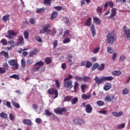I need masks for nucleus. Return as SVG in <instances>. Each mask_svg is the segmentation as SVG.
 <instances>
[{
  "instance_id": "nucleus-1",
  "label": "nucleus",
  "mask_w": 130,
  "mask_h": 130,
  "mask_svg": "<svg viewBox=\"0 0 130 130\" xmlns=\"http://www.w3.org/2000/svg\"><path fill=\"white\" fill-rule=\"evenodd\" d=\"M114 79V78L112 76H103L101 78L95 76L94 79L95 84H97L98 85H100L101 84H102V83L106 82V81H112V80Z\"/></svg>"
},
{
  "instance_id": "nucleus-2",
  "label": "nucleus",
  "mask_w": 130,
  "mask_h": 130,
  "mask_svg": "<svg viewBox=\"0 0 130 130\" xmlns=\"http://www.w3.org/2000/svg\"><path fill=\"white\" fill-rule=\"evenodd\" d=\"M116 37L113 34H108L107 36V43L108 44H112L115 41Z\"/></svg>"
},
{
  "instance_id": "nucleus-3",
  "label": "nucleus",
  "mask_w": 130,
  "mask_h": 130,
  "mask_svg": "<svg viewBox=\"0 0 130 130\" xmlns=\"http://www.w3.org/2000/svg\"><path fill=\"white\" fill-rule=\"evenodd\" d=\"M8 63L9 66L12 67V69L13 70H18L19 65L18 64V62H17L16 59H10L8 61Z\"/></svg>"
},
{
  "instance_id": "nucleus-4",
  "label": "nucleus",
  "mask_w": 130,
  "mask_h": 130,
  "mask_svg": "<svg viewBox=\"0 0 130 130\" xmlns=\"http://www.w3.org/2000/svg\"><path fill=\"white\" fill-rule=\"evenodd\" d=\"M63 87L67 88L68 90H71L74 85H73V81L72 80H64Z\"/></svg>"
},
{
  "instance_id": "nucleus-5",
  "label": "nucleus",
  "mask_w": 130,
  "mask_h": 130,
  "mask_svg": "<svg viewBox=\"0 0 130 130\" xmlns=\"http://www.w3.org/2000/svg\"><path fill=\"white\" fill-rule=\"evenodd\" d=\"M48 94L49 95H53L54 94L55 96L53 98V99H55V98H57L58 97V91L57 89L54 88H50L48 90Z\"/></svg>"
},
{
  "instance_id": "nucleus-6",
  "label": "nucleus",
  "mask_w": 130,
  "mask_h": 130,
  "mask_svg": "<svg viewBox=\"0 0 130 130\" xmlns=\"http://www.w3.org/2000/svg\"><path fill=\"white\" fill-rule=\"evenodd\" d=\"M116 11H117L116 8H113L112 9L109 19H111L112 21H115V18H114V17H115V15H116Z\"/></svg>"
},
{
  "instance_id": "nucleus-7",
  "label": "nucleus",
  "mask_w": 130,
  "mask_h": 130,
  "mask_svg": "<svg viewBox=\"0 0 130 130\" xmlns=\"http://www.w3.org/2000/svg\"><path fill=\"white\" fill-rule=\"evenodd\" d=\"M73 123L76 125H81L85 123V121L83 119L76 118L73 120Z\"/></svg>"
},
{
  "instance_id": "nucleus-8",
  "label": "nucleus",
  "mask_w": 130,
  "mask_h": 130,
  "mask_svg": "<svg viewBox=\"0 0 130 130\" xmlns=\"http://www.w3.org/2000/svg\"><path fill=\"white\" fill-rule=\"evenodd\" d=\"M122 30L123 32H124L125 34L126 35V36L128 39H129L130 38V29H127V27L125 25H124L123 27Z\"/></svg>"
},
{
  "instance_id": "nucleus-9",
  "label": "nucleus",
  "mask_w": 130,
  "mask_h": 130,
  "mask_svg": "<svg viewBox=\"0 0 130 130\" xmlns=\"http://www.w3.org/2000/svg\"><path fill=\"white\" fill-rule=\"evenodd\" d=\"M85 111L87 113H91L92 111H93V108L92 106L90 105V104L86 105L85 106Z\"/></svg>"
},
{
  "instance_id": "nucleus-10",
  "label": "nucleus",
  "mask_w": 130,
  "mask_h": 130,
  "mask_svg": "<svg viewBox=\"0 0 130 130\" xmlns=\"http://www.w3.org/2000/svg\"><path fill=\"white\" fill-rule=\"evenodd\" d=\"M16 45L18 46L24 45V38H23V36H20L19 37L18 41L16 43Z\"/></svg>"
},
{
  "instance_id": "nucleus-11",
  "label": "nucleus",
  "mask_w": 130,
  "mask_h": 130,
  "mask_svg": "<svg viewBox=\"0 0 130 130\" xmlns=\"http://www.w3.org/2000/svg\"><path fill=\"white\" fill-rule=\"evenodd\" d=\"M54 112L57 114H62V112H66V109L57 108L54 110Z\"/></svg>"
},
{
  "instance_id": "nucleus-12",
  "label": "nucleus",
  "mask_w": 130,
  "mask_h": 130,
  "mask_svg": "<svg viewBox=\"0 0 130 130\" xmlns=\"http://www.w3.org/2000/svg\"><path fill=\"white\" fill-rule=\"evenodd\" d=\"M38 53V50L37 49H33L30 52H29V55L30 57H32V56H34V55H36Z\"/></svg>"
},
{
  "instance_id": "nucleus-13",
  "label": "nucleus",
  "mask_w": 130,
  "mask_h": 130,
  "mask_svg": "<svg viewBox=\"0 0 130 130\" xmlns=\"http://www.w3.org/2000/svg\"><path fill=\"white\" fill-rule=\"evenodd\" d=\"M111 89V84L110 83H106L104 86V90L105 91H108V90H110Z\"/></svg>"
},
{
  "instance_id": "nucleus-14",
  "label": "nucleus",
  "mask_w": 130,
  "mask_h": 130,
  "mask_svg": "<svg viewBox=\"0 0 130 130\" xmlns=\"http://www.w3.org/2000/svg\"><path fill=\"white\" fill-rule=\"evenodd\" d=\"M114 99L115 100L116 98L113 96V95H107L105 98L106 101H108V102H111Z\"/></svg>"
},
{
  "instance_id": "nucleus-15",
  "label": "nucleus",
  "mask_w": 130,
  "mask_h": 130,
  "mask_svg": "<svg viewBox=\"0 0 130 130\" xmlns=\"http://www.w3.org/2000/svg\"><path fill=\"white\" fill-rule=\"evenodd\" d=\"M92 24V18L91 17H89L87 20L85 22V26H87L88 27H90Z\"/></svg>"
},
{
  "instance_id": "nucleus-16",
  "label": "nucleus",
  "mask_w": 130,
  "mask_h": 130,
  "mask_svg": "<svg viewBox=\"0 0 130 130\" xmlns=\"http://www.w3.org/2000/svg\"><path fill=\"white\" fill-rule=\"evenodd\" d=\"M74 98V96H71V95H67L66 96L64 99H63V102H70L72 99Z\"/></svg>"
},
{
  "instance_id": "nucleus-17",
  "label": "nucleus",
  "mask_w": 130,
  "mask_h": 130,
  "mask_svg": "<svg viewBox=\"0 0 130 130\" xmlns=\"http://www.w3.org/2000/svg\"><path fill=\"white\" fill-rule=\"evenodd\" d=\"M22 122L23 124H26V125H32V122L29 119H24Z\"/></svg>"
},
{
  "instance_id": "nucleus-18",
  "label": "nucleus",
  "mask_w": 130,
  "mask_h": 130,
  "mask_svg": "<svg viewBox=\"0 0 130 130\" xmlns=\"http://www.w3.org/2000/svg\"><path fill=\"white\" fill-rule=\"evenodd\" d=\"M57 15H58V13L56 11H54L52 13L50 17V20H53L55 18L57 17Z\"/></svg>"
},
{
  "instance_id": "nucleus-19",
  "label": "nucleus",
  "mask_w": 130,
  "mask_h": 130,
  "mask_svg": "<svg viewBox=\"0 0 130 130\" xmlns=\"http://www.w3.org/2000/svg\"><path fill=\"white\" fill-rule=\"evenodd\" d=\"M81 98L83 100H87V99H90V98H91V94H89L88 95H86V94H83L81 95Z\"/></svg>"
},
{
  "instance_id": "nucleus-20",
  "label": "nucleus",
  "mask_w": 130,
  "mask_h": 130,
  "mask_svg": "<svg viewBox=\"0 0 130 130\" xmlns=\"http://www.w3.org/2000/svg\"><path fill=\"white\" fill-rule=\"evenodd\" d=\"M91 34L94 37L96 35V30H95V25L94 24H92L91 26Z\"/></svg>"
},
{
  "instance_id": "nucleus-21",
  "label": "nucleus",
  "mask_w": 130,
  "mask_h": 130,
  "mask_svg": "<svg viewBox=\"0 0 130 130\" xmlns=\"http://www.w3.org/2000/svg\"><path fill=\"white\" fill-rule=\"evenodd\" d=\"M50 27V25L49 24H45L43 27V28L45 31V32H47V33H49L50 32V30L48 29V28Z\"/></svg>"
},
{
  "instance_id": "nucleus-22",
  "label": "nucleus",
  "mask_w": 130,
  "mask_h": 130,
  "mask_svg": "<svg viewBox=\"0 0 130 130\" xmlns=\"http://www.w3.org/2000/svg\"><path fill=\"white\" fill-rule=\"evenodd\" d=\"M93 21L94 23L97 24V25H100V24H101V20L97 17H94Z\"/></svg>"
},
{
  "instance_id": "nucleus-23",
  "label": "nucleus",
  "mask_w": 130,
  "mask_h": 130,
  "mask_svg": "<svg viewBox=\"0 0 130 130\" xmlns=\"http://www.w3.org/2000/svg\"><path fill=\"white\" fill-rule=\"evenodd\" d=\"M71 100V104H72V105H75V104H76L77 102L79 101V98H78L77 96H76L74 98H73Z\"/></svg>"
},
{
  "instance_id": "nucleus-24",
  "label": "nucleus",
  "mask_w": 130,
  "mask_h": 130,
  "mask_svg": "<svg viewBox=\"0 0 130 130\" xmlns=\"http://www.w3.org/2000/svg\"><path fill=\"white\" fill-rule=\"evenodd\" d=\"M4 55L5 58H9V53L5 51H2L0 53V55Z\"/></svg>"
},
{
  "instance_id": "nucleus-25",
  "label": "nucleus",
  "mask_w": 130,
  "mask_h": 130,
  "mask_svg": "<svg viewBox=\"0 0 130 130\" xmlns=\"http://www.w3.org/2000/svg\"><path fill=\"white\" fill-rule=\"evenodd\" d=\"M44 4L47 7L51 6V0H44Z\"/></svg>"
},
{
  "instance_id": "nucleus-26",
  "label": "nucleus",
  "mask_w": 130,
  "mask_h": 130,
  "mask_svg": "<svg viewBox=\"0 0 130 130\" xmlns=\"http://www.w3.org/2000/svg\"><path fill=\"white\" fill-rule=\"evenodd\" d=\"M51 61H52V60L49 57H47L45 59V62L46 63V64H49V63H51Z\"/></svg>"
},
{
  "instance_id": "nucleus-27",
  "label": "nucleus",
  "mask_w": 130,
  "mask_h": 130,
  "mask_svg": "<svg viewBox=\"0 0 130 130\" xmlns=\"http://www.w3.org/2000/svg\"><path fill=\"white\" fill-rule=\"evenodd\" d=\"M11 103L12 104V105H13V106H14V107H16V108H20V107H21L20 106V104H19V103H16V102L12 101L11 102Z\"/></svg>"
},
{
  "instance_id": "nucleus-28",
  "label": "nucleus",
  "mask_w": 130,
  "mask_h": 130,
  "mask_svg": "<svg viewBox=\"0 0 130 130\" xmlns=\"http://www.w3.org/2000/svg\"><path fill=\"white\" fill-rule=\"evenodd\" d=\"M112 74L113 76H120V75H121V72L119 71H115L112 72Z\"/></svg>"
},
{
  "instance_id": "nucleus-29",
  "label": "nucleus",
  "mask_w": 130,
  "mask_h": 130,
  "mask_svg": "<svg viewBox=\"0 0 130 130\" xmlns=\"http://www.w3.org/2000/svg\"><path fill=\"white\" fill-rule=\"evenodd\" d=\"M10 17V15H6L3 17L2 18V21L4 22V23H6L8 20H9V18Z\"/></svg>"
},
{
  "instance_id": "nucleus-30",
  "label": "nucleus",
  "mask_w": 130,
  "mask_h": 130,
  "mask_svg": "<svg viewBox=\"0 0 130 130\" xmlns=\"http://www.w3.org/2000/svg\"><path fill=\"white\" fill-rule=\"evenodd\" d=\"M0 116L2 118L6 119V118H8V114L5 112H2L0 114Z\"/></svg>"
},
{
  "instance_id": "nucleus-31",
  "label": "nucleus",
  "mask_w": 130,
  "mask_h": 130,
  "mask_svg": "<svg viewBox=\"0 0 130 130\" xmlns=\"http://www.w3.org/2000/svg\"><path fill=\"white\" fill-rule=\"evenodd\" d=\"M9 78L15 79V80H20V76L17 74H14L12 76H10Z\"/></svg>"
},
{
  "instance_id": "nucleus-32",
  "label": "nucleus",
  "mask_w": 130,
  "mask_h": 130,
  "mask_svg": "<svg viewBox=\"0 0 130 130\" xmlns=\"http://www.w3.org/2000/svg\"><path fill=\"white\" fill-rule=\"evenodd\" d=\"M8 33L9 35H12L13 37L16 36V35H17V32H14V30H9L8 31Z\"/></svg>"
},
{
  "instance_id": "nucleus-33",
  "label": "nucleus",
  "mask_w": 130,
  "mask_h": 130,
  "mask_svg": "<svg viewBox=\"0 0 130 130\" xmlns=\"http://www.w3.org/2000/svg\"><path fill=\"white\" fill-rule=\"evenodd\" d=\"M21 65L22 69H25L26 67V61H25V59H22L21 60Z\"/></svg>"
},
{
  "instance_id": "nucleus-34",
  "label": "nucleus",
  "mask_w": 130,
  "mask_h": 130,
  "mask_svg": "<svg viewBox=\"0 0 130 130\" xmlns=\"http://www.w3.org/2000/svg\"><path fill=\"white\" fill-rule=\"evenodd\" d=\"M104 68H105V64L102 63L99 66L98 70L99 71H103V70H104Z\"/></svg>"
},
{
  "instance_id": "nucleus-35",
  "label": "nucleus",
  "mask_w": 130,
  "mask_h": 130,
  "mask_svg": "<svg viewBox=\"0 0 130 130\" xmlns=\"http://www.w3.org/2000/svg\"><path fill=\"white\" fill-rule=\"evenodd\" d=\"M45 12V9H44V8L37 9V13H38L39 14L44 13Z\"/></svg>"
},
{
  "instance_id": "nucleus-36",
  "label": "nucleus",
  "mask_w": 130,
  "mask_h": 130,
  "mask_svg": "<svg viewBox=\"0 0 130 130\" xmlns=\"http://www.w3.org/2000/svg\"><path fill=\"white\" fill-rule=\"evenodd\" d=\"M71 42V39L69 37L66 38L63 41V43L64 44H67V43H69Z\"/></svg>"
},
{
  "instance_id": "nucleus-37",
  "label": "nucleus",
  "mask_w": 130,
  "mask_h": 130,
  "mask_svg": "<svg viewBox=\"0 0 130 130\" xmlns=\"http://www.w3.org/2000/svg\"><path fill=\"white\" fill-rule=\"evenodd\" d=\"M24 37L25 39H28L29 38V32L27 30H25L23 32Z\"/></svg>"
},
{
  "instance_id": "nucleus-38",
  "label": "nucleus",
  "mask_w": 130,
  "mask_h": 130,
  "mask_svg": "<svg viewBox=\"0 0 130 130\" xmlns=\"http://www.w3.org/2000/svg\"><path fill=\"white\" fill-rule=\"evenodd\" d=\"M82 81H83L85 83H87V82H89L90 81V77L88 76H84L82 78Z\"/></svg>"
},
{
  "instance_id": "nucleus-39",
  "label": "nucleus",
  "mask_w": 130,
  "mask_h": 130,
  "mask_svg": "<svg viewBox=\"0 0 130 130\" xmlns=\"http://www.w3.org/2000/svg\"><path fill=\"white\" fill-rule=\"evenodd\" d=\"M99 50H100V46H99L98 48H94L92 52L93 53L95 54L96 53H98V52H99Z\"/></svg>"
},
{
  "instance_id": "nucleus-40",
  "label": "nucleus",
  "mask_w": 130,
  "mask_h": 130,
  "mask_svg": "<svg viewBox=\"0 0 130 130\" xmlns=\"http://www.w3.org/2000/svg\"><path fill=\"white\" fill-rule=\"evenodd\" d=\"M129 93V90L127 88H124V89L122 90V93L124 94H128Z\"/></svg>"
},
{
  "instance_id": "nucleus-41",
  "label": "nucleus",
  "mask_w": 130,
  "mask_h": 130,
  "mask_svg": "<svg viewBox=\"0 0 130 130\" xmlns=\"http://www.w3.org/2000/svg\"><path fill=\"white\" fill-rule=\"evenodd\" d=\"M35 40H36V41H38L40 43L42 42V39L38 36L35 37Z\"/></svg>"
},
{
  "instance_id": "nucleus-42",
  "label": "nucleus",
  "mask_w": 130,
  "mask_h": 130,
  "mask_svg": "<svg viewBox=\"0 0 130 130\" xmlns=\"http://www.w3.org/2000/svg\"><path fill=\"white\" fill-rule=\"evenodd\" d=\"M96 104L99 106H103V105H104L105 104H104V102L102 101H98L96 102Z\"/></svg>"
},
{
  "instance_id": "nucleus-43",
  "label": "nucleus",
  "mask_w": 130,
  "mask_h": 130,
  "mask_svg": "<svg viewBox=\"0 0 130 130\" xmlns=\"http://www.w3.org/2000/svg\"><path fill=\"white\" fill-rule=\"evenodd\" d=\"M44 64V62L42 61H40L37 63H36L35 65L36 66H38V67H41Z\"/></svg>"
},
{
  "instance_id": "nucleus-44",
  "label": "nucleus",
  "mask_w": 130,
  "mask_h": 130,
  "mask_svg": "<svg viewBox=\"0 0 130 130\" xmlns=\"http://www.w3.org/2000/svg\"><path fill=\"white\" fill-rule=\"evenodd\" d=\"M92 66V62L87 61L86 62V64H85V67L86 68H87V69H89V68H90L91 66Z\"/></svg>"
},
{
  "instance_id": "nucleus-45",
  "label": "nucleus",
  "mask_w": 130,
  "mask_h": 130,
  "mask_svg": "<svg viewBox=\"0 0 130 130\" xmlns=\"http://www.w3.org/2000/svg\"><path fill=\"white\" fill-rule=\"evenodd\" d=\"M33 62H34V60H33V59H28L26 61V63L27 64H32Z\"/></svg>"
},
{
  "instance_id": "nucleus-46",
  "label": "nucleus",
  "mask_w": 130,
  "mask_h": 130,
  "mask_svg": "<svg viewBox=\"0 0 130 130\" xmlns=\"http://www.w3.org/2000/svg\"><path fill=\"white\" fill-rule=\"evenodd\" d=\"M45 113L46 115H48L49 116H51L52 115V113H50V112H49V110H48V109H46L45 111Z\"/></svg>"
},
{
  "instance_id": "nucleus-47",
  "label": "nucleus",
  "mask_w": 130,
  "mask_h": 130,
  "mask_svg": "<svg viewBox=\"0 0 130 130\" xmlns=\"http://www.w3.org/2000/svg\"><path fill=\"white\" fill-rule=\"evenodd\" d=\"M1 43H3V45H7L8 44V42L6 39H3L1 41Z\"/></svg>"
},
{
  "instance_id": "nucleus-48",
  "label": "nucleus",
  "mask_w": 130,
  "mask_h": 130,
  "mask_svg": "<svg viewBox=\"0 0 130 130\" xmlns=\"http://www.w3.org/2000/svg\"><path fill=\"white\" fill-rule=\"evenodd\" d=\"M107 51L108 52H109V53H113V49H112V48L110 47H107Z\"/></svg>"
},
{
  "instance_id": "nucleus-49",
  "label": "nucleus",
  "mask_w": 130,
  "mask_h": 130,
  "mask_svg": "<svg viewBox=\"0 0 130 130\" xmlns=\"http://www.w3.org/2000/svg\"><path fill=\"white\" fill-rule=\"evenodd\" d=\"M78 85H79L78 82H77V81L75 82L74 89L75 91H77V88H78Z\"/></svg>"
},
{
  "instance_id": "nucleus-50",
  "label": "nucleus",
  "mask_w": 130,
  "mask_h": 130,
  "mask_svg": "<svg viewBox=\"0 0 130 130\" xmlns=\"http://www.w3.org/2000/svg\"><path fill=\"white\" fill-rule=\"evenodd\" d=\"M55 83L56 84V86L58 89H59L60 88V84L59 83V82H58V80H56L55 81Z\"/></svg>"
},
{
  "instance_id": "nucleus-51",
  "label": "nucleus",
  "mask_w": 130,
  "mask_h": 130,
  "mask_svg": "<svg viewBox=\"0 0 130 130\" xmlns=\"http://www.w3.org/2000/svg\"><path fill=\"white\" fill-rule=\"evenodd\" d=\"M58 44V43L57 40H55L54 42L53 43V48H56V47H57Z\"/></svg>"
},
{
  "instance_id": "nucleus-52",
  "label": "nucleus",
  "mask_w": 130,
  "mask_h": 130,
  "mask_svg": "<svg viewBox=\"0 0 130 130\" xmlns=\"http://www.w3.org/2000/svg\"><path fill=\"white\" fill-rule=\"evenodd\" d=\"M124 126H125V124L122 123V124L118 125V128H119V129H121V128H123V127H124Z\"/></svg>"
},
{
  "instance_id": "nucleus-53",
  "label": "nucleus",
  "mask_w": 130,
  "mask_h": 130,
  "mask_svg": "<svg viewBox=\"0 0 130 130\" xmlns=\"http://www.w3.org/2000/svg\"><path fill=\"white\" fill-rule=\"evenodd\" d=\"M74 79L76 80V81H83V78L78 76H75Z\"/></svg>"
},
{
  "instance_id": "nucleus-54",
  "label": "nucleus",
  "mask_w": 130,
  "mask_h": 130,
  "mask_svg": "<svg viewBox=\"0 0 130 130\" xmlns=\"http://www.w3.org/2000/svg\"><path fill=\"white\" fill-rule=\"evenodd\" d=\"M41 121H42V120L40 118H37L36 119V123H38V124H40V123H41Z\"/></svg>"
},
{
  "instance_id": "nucleus-55",
  "label": "nucleus",
  "mask_w": 130,
  "mask_h": 130,
  "mask_svg": "<svg viewBox=\"0 0 130 130\" xmlns=\"http://www.w3.org/2000/svg\"><path fill=\"white\" fill-rule=\"evenodd\" d=\"M119 60L120 61H122V62L124 61V60H125V56L123 55L121 56L120 57Z\"/></svg>"
},
{
  "instance_id": "nucleus-56",
  "label": "nucleus",
  "mask_w": 130,
  "mask_h": 130,
  "mask_svg": "<svg viewBox=\"0 0 130 130\" xmlns=\"http://www.w3.org/2000/svg\"><path fill=\"white\" fill-rule=\"evenodd\" d=\"M54 9H55V10H56L57 11H61V9H62V7L60 6H56L54 7Z\"/></svg>"
},
{
  "instance_id": "nucleus-57",
  "label": "nucleus",
  "mask_w": 130,
  "mask_h": 130,
  "mask_svg": "<svg viewBox=\"0 0 130 130\" xmlns=\"http://www.w3.org/2000/svg\"><path fill=\"white\" fill-rule=\"evenodd\" d=\"M72 79H73V76H72V75H70L68 78H65L64 79V81H66V80L71 81V80H72Z\"/></svg>"
},
{
  "instance_id": "nucleus-58",
  "label": "nucleus",
  "mask_w": 130,
  "mask_h": 130,
  "mask_svg": "<svg viewBox=\"0 0 130 130\" xmlns=\"http://www.w3.org/2000/svg\"><path fill=\"white\" fill-rule=\"evenodd\" d=\"M96 12L98 14H101V12H102V8L98 7L96 9Z\"/></svg>"
},
{
  "instance_id": "nucleus-59",
  "label": "nucleus",
  "mask_w": 130,
  "mask_h": 130,
  "mask_svg": "<svg viewBox=\"0 0 130 130\" xmlns=\"http://www.w3.org/2000/svg\"><path fill=\"white\" fill-rule=\"evenodd\" d=\"M9 117H10V120H14V119H15V117L14 116V115H13V114L11 113L9 115Z\"/></svg>"
},
{
  "instance_id": "nucleus-60",
  "label": "nucleus",
  "mask_w": 130,
  "mask_h": 130,
  "mask_svg": "<svg viewBox=\"0 0 130 130\" xmlns=\"http://www.w3.org/2000/svg\"><path fill=\"white\" fill-rule=\"evenodd\" d=\"M55 34H56V30H55V29H53L52 30V31H51V35L52 36H54V35H55Z\"/></svg>"
},
{
  "instance_id": "nucleus-61",
  "label": "nucleus",
  "mask_w": 130,
  "mask_h": 130,
  "mask_svg": "<svg viewBox=\"0 0 130 130\" xmlns=\"http://www.w3.org/2000/svg\"><path fill=\"white\" fill-rule=\"evenodd\" d=\"M109 6L110 8H113V7H114V3L112 2H109Z\"/></svg>"
},
{
  "instance_id": "nucleus-62",
  "label": "nucleus",
  "mask_w": 130,
  "mask_h": 130,
  "mask_svg": "<svg viewBox=\"0 0 130 130\" xmlns=\"http://www.w3.org/2000/svg\"><path fill=\"white\" fill-rule=\"evenodd\" d=\"M6 73V70L0 67V74H5Z\"/></svg>"
},
{
  "instance_id": "nucleus-63",
  "label": "nucleus",
  "mask_w": 130,
  "mask_h": 130,
  "mask_svg": "<svg viewBox=\"0 0 130 130\" xmlns=\"http://www.w3.org/2000/svg\"><path fill=\"white\" fill-rule=\"evenodd\" d=\"M61 67L63 69V70H66L67 69V65L64 63H62Z\"/></svg>"
},
{
  "instance_id": "nucleus-64",
  "label": "nucleus",
  "mask_w": 130,
  "mask_h": 130,
  "mask_svg": "<svg viewBox=\"0 0 130 130\" xmlns=\"http://www.w3.org/2000/svg\"><path fill=\"white\" fill-rule=\"evenodd\" d=\"M29 22L30 24H35V20H34L33 18H30Z\"/></svg>"
}]
</instances>
